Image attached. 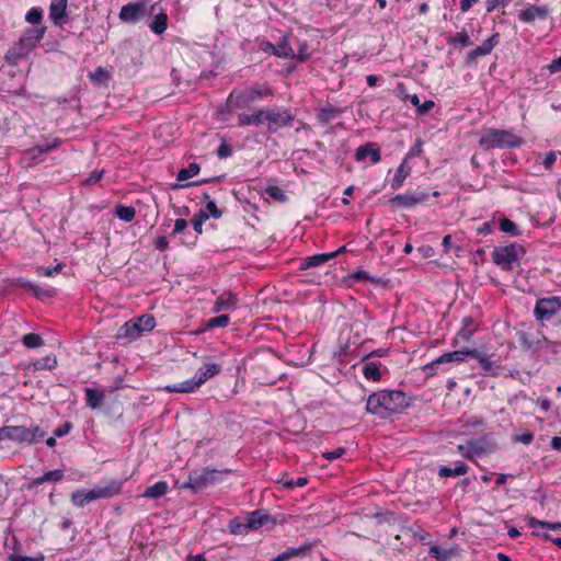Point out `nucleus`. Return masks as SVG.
<instances>
[{
  "instance_id": "obj_3",
  "label": "nucleus",
  "mask_w": 561,
  "mask_h": 561,
  "mask_svg": "<svg viewBox=\"0 0 561 561\" xmlns=\"http://www.w3.org/2000/svg\"><path fill=\"white\" fill-rule=\"evenodd\" d=\"M272 96H274V90L270 83L255 82L243 89L232 90L227 98L226 106L229 112L251 108L253 104Z\"/></svg>"
},
{
  "instance_id": "obj_48",
  "label": "nucleus",
  "mask_w": 561,
  "mask_h": 561,
  "mask_svg": "<svg viewBox=\"0 0 561 561\" xmlns=\"http://www.w3.org/2000/svg\"><path fill=\"white\" fill-rule=\"evenodd\" d=\"M500 229L502 232L508 233L513 237H517L520 234L518 226L508 218H502L500 220Z\"/></svg>"
},
{
  "instance_id": "obj_14",
  "label": "nucleus",
  "mask_w": 561,
  "mask_h": 561,
  "mask_svg": "<svg viewBox=\"0 0 561 561\" xmlns=\"http://www.w3.org/2000/svg\"><path fill=\"white\" fill-rule=\"evenodd\" d=\"M428 197V193L421 191L398 194L389 199V205L392 208H412L419 204L426 202Z\"/></svg>"
},
{
  "instance_id": "obj_55",
  "label": "nucleus",
  "mask_w": 561,
  "mask_h": 561,
  "mask_svg": "<svg viewBox=\"0 0 561 561\" xmlns=\"http://www.w3.org/2000/svg\"><path fill=\"white\" fill-rule=\"evenodd\" d=\"M43 19V11L39 8H32L25 15L26 22L38 24Z\"/></svg>"
},
{
  "instance_id": "obj_62",
  "label": "nucleus",
  "mask_w": 561,
  "mask_h": 561,
  "mask_svg": "<svg viewBox=\"0 0 561 561\" xmlns=\"http://www.w3.org/2000/svg\"><path fill=\"white\" fill-rule=\"evenodd\" d=\"M32 436V445L43 439L46 433L39 426L28 427Z\"/></svg>"
},
{
  "instance_id": "obj_29",
  "label": "nucleus",
  "mask_w": 561,
  "mask_h": 561,
  "mask_svg": "<svg viewBox=\"0 0 561 561\" xmlns=\"http://www.w3.org/2000/svg\"><path fill=\"white\" fill-rule=\"evenodd\" d=\"M228 529L230 534L239 536L247 535L251 531L250 525L245 516L243 517H234L230 519Z\"/></svg>"
},
{
  "instance_id": "obj_58",
  "label": "nucleus",
  "mask_w": 561,
  "mask_h": 561,
  "mask_svg": "<svg viewBox=\"0 0 561 561\" xmlns=\"http://www.w3.org/2000/svg\"><path fill=\"white\" fill-rule=\"evenodd\" d=\"M219 159H226L232 154V147L225 140L220 144L216 151Z\"/></svg>"
},
{
  "instance_id": "obj_10",
  "label": "nucleus",
  "mask_w": 561,
  "mask_h": 561,
  "mask_svg": "<svg viewBox=\"0 0 561 561\" xmlns=\"http://www.w3.org/2000/svg\"><path fill=\"white\" fill-rule=\"evenodd\" d=\"M496 449V443L493 440L491 434H484L480 438L468 440L467 445H459V453L468 460H473L476 457H481L491 454Z\"/></svg>"
},
{
  "instance_id": "obj_17",
  "label": "nucleus",
  "mask_w": 561,
  "mask_h": 561,
  "mask_svg": "<svg viewBox=\"0 0 561 561\" xmlns=\"http://www.w3.org/2000/svg\"><path fill=\"white\" fill-rule=\"evenodd\" d=\"M265 53H271L279 58L293 59L294 49L289 46L288 35H284L279 38L277 44L265 42L263 46Z\"/></svg>"
},
{
  "instance_id": "obj_22",
  "label": "nucleus",
  "mask_w": 561,
  "mask_h": 561,
  "mask_svg": "<svg viewBox=\"0 0 561 561\" xmlns=\"http://www.w3.org/2000/svg\"><path fill=\"white\" fill-rule=\"evenodd\" d=\"M367 157L370 158L371 163H378L381 160L380 150L375 148L374 144H366L358 147L355 152V159L357 161H364Z\"/></svg>"
},
{
  "instance_id": "obj_34",
  "label": "nucleus",
  "mask_w": 561,
  "mask_h": 561,
  "mask_svg": "<svg viewBox=\"0 0 561 561\" xmlns=\"http://www.w3.org/2000/svg\"><path fill=\"white\" fill-rule=\"evenodd\" d=\"M342 113V110L339 107H335L331 104H328L324 107H321L318 111V119L323 124H329L331 121L335 119L340 114Z\"/></svg>"
},
{
  "instance_id": "obj_27",
  "label": "nucleus",
  "mask_w": 561,
  "mask_h": 561,
  "mask_svg": "<svg viewBox=\"0 0 561 561\" xmlns=\"http://www.w3.org/2000/svg\"><path fill=\"white\" fill-rule=\"evenodd\" d=\"M201 385L194 376L193 378L185 381L167 386L165 390L170 393H188L195 391Z\"/></svg>"
},
{
  "instance_id": "obj_35",
  "label": "nucleus",
  "mask_w": 561,
  "mask_h": 561,
  "mask_svg": "<svg viewBox=\"0 0 561 561\" xmlns=\"http://www.w3.org/2000/svg\"><path fill=\"white\" fill-rule=\"evenodd\" d=\"M169 490L165 481H158L153 485H150L144 492V496L147 499H159L167 494Z\"/></svg>"
},
{
  "instance_id": "obj_51",
  "label": "nucleus",
  "mask_w": 561,
  "mask_h": 561,
  "mask_svg": "<svg viewBox=\"0 0 561 561\" xmlns=\"http://www.w3.org/2000/svg\"><path fill=\"white\" fill-rule=\"evenodd\" d=\"M89 77L93 83H105L111 78L108 71L103 67H98L93 72H90Z\"/></svg>"
},
{
  "instance_id": "obj_16",
  "label": "nucleus",
  "mask_w": 561,
  "mask_h": 561,
  "mask_svg": "<svg viewBox=\"0 0 561 561\" xmlns=\"http://www.w3.org/2000/svg\"><path fill=\"white\" fill-rule=\"evenodd\" d=\"M148 14L146 2H130L122 7L119 19L127 23H135Z\"/></svg>"
},
{
  "instance_id": "obj_60",
  "label": "nucleus",
  "mask_w": 561,
  "mask_h": 561,
  "mask_svg": "<svg viewBox=\"0 0 561 561\" xmlns=\"http://www.w3.org/2000/svg\"><path fill=\"white\" fill-rule=\"evenodd\" d=\"M557 153L554 151H549L545 154L542 159V165L546 170H551L556 163Z\"/></svg>"
},
{
  "instance_id": "obj_40",
  "label": "nucleus",
  "mask_w": 561,
  "mask_h": 561,
  "mask_svg": "<svg viewBox=\"0 0 561 561\" xmlns=\"http://www.w3.org/2000/svg\"><path fill=\"white\" fill-rule=\"evenodd\" d=\"M201 171V167L196 162H192L187 168L181 169L176 174V180L180 182H184L195 175H197Z\"/></svg>"
},
{
  "instance_id": "obj_23",
  "label": "nucleus",
  "mask_w": 561,
  "mask_h": 561,
  "mask_svg": "<svg viewBox=\"0 0 561 561\" xmlns=\"http://www.w3.org/2000/svg\"><path fill=\"white\" fill-rule=\"evenodd\" d=\"M62 478H64V471L62 470H60V469L51 470V471L45 472L41 477H37V478L31 480L27 483L26 489L27 490H32V489L37 488L38 485H41V484H43L45 482H58V481H61Z\"/></svg>"
},
{
  "instance_id": "obj_12",
  "label": "nucleus",
  "mask_w": 561,
  "mask_h": 561,
  "mask_svg": "<svg viewBox=\"0 0 561 561\" xmlns=\"http://www.w3.org/2000/svg\"><path fill=\"white\" fill-rule=\"evenodd\" d=\"M518 343L523 351L529 352L533 355H540L541 353H558L559 344L548 340L546 336L534 337L525 332L518 333Z\"/></svg>"
},
{
  "instance_id": "obj_64",
  "label": "nucleus",
  "mask_w": 561,
  "mask_h": 561,
  "mask_svg": "<svg viewBox=\"0 0 561 561\" xmlns=\"http://www.w3.org/2000/svg\"><path fill=\"white\" fill-rule=\"evenodd\" d=\"M8 561H44V556L41 554L38 558H31L12 553L8 557Z\"/></svg>"
},
{
  "instance_id": "obj_25",
  "label": "nucleus",
  "mask_w": 561,
  "mask_h": 561,
  "mask_svg": "<svg viewBox=\"0 0 561 561\" xmlns=\"http://www.w3.org/2000/svg\"><path fill=\"white\" fill-rule=\"evenodd\" d=\"M238 299L231 291L222 293L215 301L213 311L220 312L222 310H230L236 307Z\"/></svg>"
},
{
  "instance_id": "obj_42",
  "label": "nucleus",
  "mask_w": 561,
  "mask_h": 561,
  "mask_svg": "<svg viewBox=\"0 0 561 561\" xmlns=\"http://www.w3.org/2000/svg\"><path fill=\"white\" fill-rule=\"evenodd\" d=\"M33 366L36 370H41V369L51 370L57 366V358L55 355H47V356H44V357L37 359L33 364Z\"/></svg>"
},
{
  "instance_id": "obj_56",
  "label": "nucleus",
  "mask_w": 561,
  "mask_h": 561,
  "mask_svg": "<svg viewBox=\"0 0 561 561\" xmlns=\"http://www.w3.org/2000/svg\"><path fill=\"white\" fill-rule=\"evenodd\" d=\"M62 267H64L62 264H57L56 266H53V267H38L36 270V274L38 276L51 277L56 273H59L62 270Z\"/></svg>"
},
{
  "instance_id": "obj_26",
  "label": "nucleus",
  "mask_w": 561,
  "mask_h": 561,
  "mask_svg": "<svg viewBox=\"0 0 561 561\" xmlns=\"http://www.w3.org/2000/svg\"><path fill=\"white\" fill-rule=\"evenodd\" d=\"M221 371V365L216 363H206L204 364L196 373L195 377L199 385L202 386L208 379L218 375Z\"/></svg>"
},
{
  "instance_id": "obj_53",
  "label": "nucleus",
  "mask_w": 561,
  "mask_h": 561,
  "mask_svg": "<svg viewBox=\"0 0 561 561\" xmlns=\"http://www.w3.org/2000/svg\"><path fill=\"white\" fill-rule=\"evenodd\" d=\"M430 554L437 561H449L453 552L450 550L440 549L438 546H433L430 548Z\"/></svg>"
},
{
  "instance_id": "obj_39",
  "label": "nucleus",
  "mask_w": 561,
  "mask_h": 561,
  "mask_svg": "<svg viewBox=\"0 0 561 561\" xmlns=\"http://www.w3.org/2000/svg\"><path fill=\"white\" fill-rule=\"evenodd\" d=\"M310 549V545L300 546L298 548H288L284 552L279 553L272 561H287L294 557L305 554Z\"/></svg>"
},
{
  "instance_id": "obj_6",
  "label": "nucleus",
  "mask_w": 561,
  "mask_h": 561,
  "mask_svg": "<svg viewBox=\"0 0 561 561\" xmlns=\"http://www.w3.org/2000/svg\"><path fill=\"white\" fill-rule=\"evenodd\" d=\"M123 481L111 480L104 486H95L91 490H77L71 493V503L77 507H83L99 499H111L121 493Z\"/></svg>"
},
{
  "instance_id": "obj_15",
  "label": "nucleus",
  "mask_w": 561,
  "mask_h": 561,
  "mask_svg": "<svg viewBox=\"0 0 561 561\" xmlns=\"http://www.w3.org/2000/svg\"><path fill=\"white\" fill-rule=\"evenodd\" d=\"M500 43V34L494 33L489 38L483 41L480 46L469 50L466 55V64L471 66L473 65L480 57L486 56L491 54L493 48Z\"/></svg>"
},
{
  "instance_id": "obj_31",
  "label": "nucleus",
  "mask_w": 561,
  "mask_h": 561,
  "mask_svg": "<svg viewBox=\"0 0 561 561\" xmlns=\"http://www.w3.org/2000/svg\"><path fill=\"white\" fill-rule=\"evenodd\" d=\"M477 330V323L472 319V317H465L462 319L461 329L457 333V339H460L463 342L470 341L473 333Z\"/></svg>"
},
{
  "instance_id": "obj_46",
  "label": "nucleus",
  "mask_w": 561,
  "mask_h": 561,
  "mask_svg": "<svg viewBox=\"0 0 561 561\" xmlns=\"http://www.w3.org/2000/svg\"><path fill=\"white\" fill-rule=\"evenodd\" d=\"M279 483L286 489V490H293L296 486H305L308 483V479L306 477H299L298 479H289L286 474L283 476L282 479L278 480Z\"/></svg>"
},
{
  "instance_id": "obj_2",
  "label": "nucleus",
  "mask_w": 561,
  "mask_h": 561,
  "mask_svg": "<svg viewBox=\"0 0 561 561\" xmlns=\"http://www.w3.org/2000/svg\"><path fill=\"white\" fill-rule=\"evenodd\" d=\"M411 405V399L401 390L382 389L370 393L366 401V411L380 419L400 414Z\"/></svg>"
},
{
  "instance_id": "obj_1",
  "label": "nucleus",
  "mask_w": 561,
  "mask_h": 561,
  "mask_svg": "<svg viewBox=\"0 0 561 561\" xmlns=\"http://www.w3.org/2000/svg\"><path fill=\"white\" fill-rule=\"evenodd\" d=\"M295 115L287 107H255L250 113L242 112L237 117L239 127L266 126L270 134H275L282 128L293 127Z\"/></svg>"
},
{
  "instance_id": "obj_49",
  "label": "nucleus",
  "mask_w": 561,
  "mask_h": 561,
  "mask_svg": "<svg viewBox=\"0 0 561 561\" xmlns=\"http://www.w3.org/2000/svg\"><path fill=\"white\" fill-rule=\"evenodd\" d=\"M22 343L27 348H37L44 344V341L37 333H27L22 337Z\"/></svg>"
},
{
  "instance_id": "obj_20",
  "label": "nucleus",
  "mask_w": 561,
  "mask_h": 561,
  "mask_svg": "<svg viewBox=\"0 0 561 561\" xmlns=\"http://www.w3.org/2000/svg\"><path fill=\"white\" fill-rule=\"evenodd\" d=\"M15 286L26 289L32 293L36 298H51L56 295L54 288H41L39 286L33 284L32 282L20 277L15 280Z\"/></svg>"
},
{
  "instance_id": "obj_57",
  "label": "nucleus",
  "mask_w": 561,
  "mask_h": 561,
  "mask_svg": "<svg viewBox=\"0 0 561 561\" xmlns=\"http://www.w3.org/2000/svg\"><path fill=\"white\" fill-rule=\"evenodd\" d=\"M203 210L206 211V214H208V218L214 217L218 219L222 216V211L217 207L214 201H208V203L206 204V208Z\"/></svg>"
},
{
  "instance_id": "obj_43",
  "label": "nucleus",
  "mask_w": 561,
  "mask_h": 561,
  "mask_svg": "<svg viewBox=\"0 0 561 561\" xmlns=\"http://www.w3.org/2000/svg\"><path fill=\"white\" fill-rule=\"evenodd\" d=\"M264 193L271 197L272 199L278 202V203H286L288 201L287 195L285 192L276 186V185H270L264 190Z\"/></svg>"
},
{
  "instance_id": "obj_59",
  "label": "nucleus",
  "mask_w": 561,
  "mask_h": 561,
  "mask_svg": "<svg viewBox=\"0 0 561 561\" xmlns=\"http://www.w3.org/2000/svg\"><path fill=\"white\" fill-rule=\"evenodd\" d=\"M73 425L71 422H65L62 425L54 430V436L56 437H64L70 433Z\"/></svg>"
},
{
  "instance_id": "obj_18",
  "label": "nucleus",
  "mask_w": 561,
  "mask_h": 561,
  "mask_svg": "<svg viewBox=\"0 0 561 561\" xmlns=\"http://www.w3.org/2000/svg\"><path fill=\"white\" fill-rule=\"evenodd\" d=\"M549 15L547 5L529 4L525 10L518 13V19L525 23H531L536 20H546Z\"/></svg>"
},
{
  "instance_id": "obj_47",
  "label": "nucleus",
  "mask_w": 561,
  "mask_h": 561,
  "mask_svg": "<svg viewBox=\"0 0 561 561\" xmlns=\"http://www.w3.org/2000/svg\"><path fill=\"white\" fill-rule=\"evenodd\" d=\"M470 357L477 359L485 373H491L493 370V363L482 355L477 348L470 350Z\"/></svg>"
},
{
  "instance_id": "obj_37",
  "label": "nucleus",
  "mask_w": 561,
  "mask_h": 561,
  "mask_svg": "<svg viewBox=\"0 0 561 561\" xmlns=\"http://www.w3.org/2000/svg\"><path fill=\"white\" fill-rule=\"evenodd\" d=\"M447 44L454 47H468L472 45V42L470 39L469 34L466 30H462L461 32L456 33L455 35L447 37Z\"/></svg>"
},
{
  "instance_id": "obj_33",
  "label": "nucleus",
  "mask_w": 561,
  "mask_h": 561,
  "mask_svg": "<svg viewBox=\"0 0 561 561\" xmlns=\"http://www.w3.org/2000/svg\"><path fill=\"white\" fill-rule=\"evenodd\" d=\"M411 169L407 165V161L404 160L396 170L394 176L390 182V186L392 190H399L405 179L409 176Z\"/></svg>"
},
{
  "instance_id": "obj_36",
  "label": "nucleus",
  "mask_w": 561,
  "mask_h": 561,
  "mask_svg": "<svg viewBox=\"0 0 561 561\" xmlns=\"http://www.w3.org/2000/svg\"><path fill=\"white\" fill-rule=\"evenodd\" d=\"M60 146V140L55 138L51 142H45L43 145H36L28 149L27 153L34 159L41 154L47 153Z\"/></svg>"
},
{
  "instance_id": "obj_50",
  "label": "nucleus",
  "mask_w": 561,
  "mask_h": 561,
  "mask_svg": "<svg viewBox=\"0 0 561 561\" xmlns=\"http://www.w3.org/2000/svg\"><path fill=\"white\" fill-rule=\"evenodd\" d=\"M527 522H528V525L533 528L541 527V528L551 529V530L561 529V522H557V523L543 522V520H539L535 517H528Z\"/></svg>"
},
{
  "instance_id": "obj_45",
  "label": "nucleus",
  "mask_w": 561,
  "mask_h": 561,
  "mask_svg": "<svg viewBox=\"0 0 561 561\" xmlns=\"http://www.w3.org/2000/svg\"><path fill=\"white\" fill-rule=\"evenodd\" d=\"M115 215L126 222L131 221L136 216V210L131 206L118 205L115 209Z\"/></svg>"
},
{
  "instance_id": "obj_24",
  "label": "nucleus",
  "mask_w": 561,
  "mask_h": 561,
  "mask_svg": "<svg viewBox=\"0 0 561 561\" xmlns=\"http://www.w3.org/2000/svg\"><path fill=\"white\" fill-rule=\"evenodd\" d=\"M9 428V440L18 442L20 444L32 445V436L28 427L11 425Z\"/></svg>"
},
{
  "instance_id": "obj_4",
  "label": "nucleus",
  "mask_w": 561,
  "mask_h": 561,
  "mask_svg": "<svg viewBox=\"0 0 561 561\" xmlns=\"http://www.w3.org/2000/svg\"><path fill=\"white\" fill-rule=\"evenodd\" d=\"M46 30L45 25L26 27L20 39L7 51L5 61L11 66H16L20 60L27 58L43 39Z\"/></svg>"
},
{
  "instance_id": "obj_5",
  "label": "nucleus",
  "mask_w": 561,
  "mask_h": 561,
  "mask_svg": "<svg viewBox=\"0 0 561 561\" xmlns=\"http://www.w3.org/2000/svg\"><path fill=\"white\" fill-rule=\"evenodd\" d=\"M524 144V139L512 130L489 128L479 139V147L489 151L492 149H515Z\"/></svg>"
},
{
  "instance_id": "obj_8",
  "label": "nucleus",
  "mask_w": 561,
  "mask_h": 561,
  "mask_svg": "<svg viewBox=\"0 0 561 561\" xmlns=\"http://www.w3.org/2000/svg\"><path fill=\"white\" fill-rule=\"evenodd\" d=\"M156 327V320L152 314L146 313L126 321L117 331L116 339L137 340L144 333L150 332Z\"/></svg>"
},
{
  "instance_id": "obj_9",
  "label": "nucleus",
  "mask_w": 561,
  "mask_h": 561,
  "mask_svg": "<svg viewBox=\"0 0 561 561\" xmlns=\"http://www.w3.org/2000/svg\"><path fill=\"white\" fill-rule=\"evenodd\" d=\"M525 253L526 250L523 245L513 242L508 245L496 247L492 252V260L503 271H511L513 264L517 263Z\"/></svg>"
},
{
  "instance_id": "obj_19",
  "label": "nucleus",
  "mask_w": 561,
  "mask_h": 561,
  "mask_svg": "<svg viewBox=\"0 0 561 561\" xmlns=\"http://www.w3.org/2000/svg\"><path fill=\"white\" fill-rule=\"evenodd\" d=\"M67 3L68 0H53L49 5V19L57 26H62L68 21Z\"/></svg>"
},
{
  "instance_id": "obj_30",
  "label": "nucleus",
  "mask_w": 561,
  "mask_h": 561,
  "mask_svg": "<svg viewBox=\"0 0 561 561\" xmlns=\"http://www.w3.org/2000/svg\"><path fill=\"white\" fill-rule=\"evenodd\" d=\"M331 259H333V255L330 252L329 253L314 254V255H311V256H308V257L304 259L301 264H300V268L301 270H308V268H311V267H317V266H320V265L327 263Z\"/></svg>"
},
{
  "instance_id": "obj_32",
  "label": "nucleus",
  "mask_w": 561,
  "mask_h": 561,
  "mask_svg": "<svg viewBox=\"0 0 561 561\" xmlns=\"http://www.w3.org/2000/svg\"><path fill=\"white\" fill-rule=\"evenodd\" d=\"M468 466L462 461H456L454 468L440 466L438 476L442 478L463 476L468 472Z\"/></svg>"
},
{
  "instance_id": "obj_61",
  "label": "nucleus",
  "mask_w": 561,
  "mask_h": 561,
  "mask_svg": "<svg viewBox=\"0 0 561 561\" xmlns=\"http://www.w3.org/2000/svg\"><path fill=\"white\" fill-rule=\"evenodd\" d=\"M187 221L185 219H176L175 222H174V228H173V231H172V234L173 236H176V234H184L186 229H187Z\"/></svg>"
},
{
  "instance_id": "obj_63",
  "label": "nucleus",
  "mask_w": 561,
  "mask_h": 561,
  "mask_svg": "<svg viewBox=\"0 0 561 561\" xmlns=\"http://www.w3.org/2000/svg\"><path fill=\"white\" fill-rule=\"evenodd\" d=\"M369 279H370V277H369L368 273L363 270H358L347 277V280H355V282H366Z\"/></svg>"
},
{
  "instance_id": "obj_11",
  "label": "nucleus",
  "mask_w": 561,
  "mask_h": 561,
  "mask_svg": "<svg viewBox=\"0 0 561 561\" xmlns=\"http://www.w3.org/2000/svg\"><path fill=\"white\" fill-rule=\"evenodd\" d=\"M232 470L226 469L220 471V473H231ZM219 471L210 468H205L201 472L193 471L188 474V479L186 482L183 483L182 488L184 489H191L194 493H197L204 489H206L208 485L214 484L219 480L218 476Z\"/></svg>"
},
{
  "instance_id": "obj_44",
  "label": "nucleus",
  "mask_w": 561,
  "mask_h": 561,
  "mask_svg": "<svg viewBox=\"0 0 561 561\" xmlns=\"http://www.w3.org/2000/svg\"><path fill=\"white\" fill-rule=\"evenodd\" d=\"M230 322V317L228 314H220L214 318H210L205 323L206 330H211L215 328H226Z\"/></svg>"
},
{
  "instance_id": "obj_41",
  "label": "nucleus",
  "mask_w": 561,
  "mask_h": 561,
  "mask_svg": "<svg viewBox=\"0 0 561 561\" xmlns=\"http://www.w3.org/2000/svg\"><path fill=\"white\" fill-rule=\"evenodd\" d=\"M168 16L165 13H159L154 16L153 21L149 24V28L160 35L167 30Z\"/></svg>"
},
{
  "instance_id": "obj_38",
  "label": "nucleus",
  "mask_w": 561,
  "mask_h": 561,
  "mask_svg": "<svg viewBox=\"0 0 561 561\" xmlns=\"http://www.w3.org/2000/svg\"><path fill=\"white\" fill-rule=\"evenodd\" d=\"M380 366L379 362L365 363L363 367L364 377L368 380L379 381L381 379Z\"/></svg>"
},
{
  "instance_id": "obj_7",
  "label": "nucleus",
  "mask_w": 561,
  "mask_h": 561,
  "mask_svg": "<svg viewBox=\"0 0 561 561\" xmlns=\"http://www.w3.org/2000/svg\"><path fill=\"white\" fill-rule=\"evenodd\" d=\"M534 317L541 327L548 323L561 324V297L549 296L537 299Z\"/></svg>"
},
{
  "instance_id": "obj_54",
  "label": "nucleus",
  "mask_w": 561,
  "mask_h": 561,
  "mask_svg": "<svg viewBox=\"0 0 561 561\" xmlns=\"http://www.w3.org/2000/svg\"><path fill=\"white\" fill-rule=\"evenodd\" d=\"M308 43L306 41L300 42L298 45V53H294V58L297 59L299 62H305L309 59L310 54L308 51Z\"/></svg>"
},
{
  "instance_id": "obj_52",
  "label": "nucleus",
  "mask_w": 561,
  "mask_h": 561,
  "mask_svg": "<svg viewBox=\"0 0 561 561\" xmlns=\"http://www.w3.org/2000/svg\"><path fill=\"white\" fill-rule=\"evenodd\" d=\"M208 220V214L201 209L197 214L192 218V225L197 234L203 232V224Z\"/></svg>"
},
{
  "instance_id": "obj_21",
  "label": "nucleus",
  "mask_w": 561,
  "mask_h": 561,
  "mask_svg": "<svg viewBox=\"0 0 561 561\" xmlns=\"http://www.w3.org/2000/svg\"><path fill=\"white\" fill-rule=\"evenodd\" d=\"M248 519L251 530H257L264 525L274 524L273 517L265 510H256L244 515Z\"/></svg>"
},
{
  "instance_id": "obj_28",
  "label": "nucleus",
  "mask_w": 561,
  "mask_h": 561,
  "mask_svg": "<svg viewBox=\"0 0 561 561\" xmlns=\"http://www.w3.org/2000/svg\"><path fill=\"white\" fill-rule=\"evenodd\" d=\"M85 404L92 410L101 408L104 399L105 393L102 390L93 389V388H85Z\"/></svg>"
},
{
  "instance_id": "obj_13",
  "label": "nucleus",
  "mask_w": 561,
  "mask_h": 561,
  "mask_svg": "<svg viewBox=\"0 0 561 561\" xmlns=\"http://www.w3.org/2000/svg\"><path fill=\"white\" fill-rule=\"evenodd\" d=\"M470 357V350H462V351H454L448 352L436 359L432 360L431 363L423 366V371L426 374L427 377H432L436 375L439 370L444 371L447 368L445 367L446 364L451 363H463L466 359Z\"/></svg>"
}]
</instances>
